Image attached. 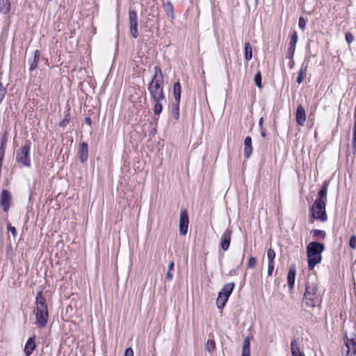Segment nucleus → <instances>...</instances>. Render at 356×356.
<instances>
[{
	"mask_svg": "<svg viewBox=\"0 0 356 356\" xmlns=\"http://www.w3.org/2000/svg\"><path fill=\"white\" fill-rule=\"evenodd\" d=\"M330 181L325 180L317 193V199L314 201L313 205L309 208V222L313 223L314 220H320L322 222L327 221V215L325 207L327 202V189Z\"/></svg>",
	"mask_w": 356,
	"mask_h": 356,
	"instance_id": "nucleus-1",
	"label": "nucleus"
},
{
	"mask_svg": "<svg viewBox=\"0 0 356 356\" xmlns=\"http://www.w3.org/2000/svg\"><path fill=\"white\" fill-rule=\"evenodd\" d=\"M154 70V74L147 86L151 99H164V77L162 70L159 66H155Z\"/></svg>",
	"mask_w": 356,
	"mask_h": 356,
	"instance_id": "nucleus-2",
	"label": "nucleus"
},
{
	"mask_svg": "<svg viewBox=\"0 0 356 356\" xmlns=\"http://www.w3.org/2000/svg\"><path fill=\"white\" fill-rule=\"evenodd\" d=\"M304 300L305 304L309 307H314L321 305L322 297L318 292V284L316 278H307L305 284Z\"/></svg>",
	"mask_w": 356,
	"mask_h": 356,
	"instance_id": "nucleus-3",
	"label": "nucleus"
},
{
	"mask_svg": "<svg viewBox=\"0 0 356 356\" xmlns=\"http://www.w3.org/2000/svg\"><path fill=\"white\" fill-rule=\"evenodd\" d=\"M325 245L317 241L310 242L306 248L308 269L312 270L322 261V252L325 250Z\"/></svg>",
	"mask_w": 356,
	"mask_h": 356,
	"instance_id": "nucleus-4",
	"label": "nucleus"
},
{
	"mask_svg": "<svg viewBox=\"0 0 356 356\" xmlns=\"http://www.w3.org/2000/svg\"><path fill=\"white\" fill-rule=\"evenodd\" d=\"M31 143L26 141L25 144L21 147L16 154V161L26 167L31 166L30 159Z\"/></svg>",
	"mask_w": 356,
	"mask_h": 356,
	"instance_id": "nucleus-5",
	"label": "nucleus"
},
{
	"mask_svg": "<svg viewBox=\"0 0 356 356\" xmlns=\"http://www.w3.org/2000/svg\"><path fill=\"white\" fill-rule=\"evenodd\" d=\"M189 224V216L186 209L181 207L180 209L179 222V234L186 236L188 232Z\"/></svg>",
	"mask_w": 356,
	"mask_h": 356,
	"instance_id": "nucleus-6",
	"label": "nucleus"
},
{
	"mask_svg": "<svg viewBox=\"0 0 356 356\" xmlns=\"http://www.w3.org/2000/svg\"><path fill=\"white\" fill-rule=\"evenodd\" d=\"M35 316V325L39 328H44L49 319V310L33 309Z\"/></svg>",
	"mask_w": 356,
	"mask_h": 356,
	"instance_id": "nucleus-7",
	"label": "nucleus"
},
{
	"mask_svg": "<svg viewBox=\"0 0 356 356\" xmlns=\"http://www.w3.org/2000/svg\"><path fill=\"white\" fill-rule=\"evenodd\" d=\"M129 21L131 35L134 38H137L139 35L138 30V15L137 12L131 8L129 10Z\"/></svg>",
	"mask_w": 356,
	"mask_h": 356,
	"instance_id": "nucleus-8",
	"label": "nucleus"
},
{
	"mask_svg": "<svg viewBox=\"0 0 356 356\" xmlns=\"http://www.w3.org/2000/svg\"><path fill=\"white\" fill-rule=\"evenodd\" d=\"M343 342L345 347L342 348V353L346 352V356H355L356 355V337L348 339L346 335Z\"/></svg>",
	"mask_w": 356,
	"mask_h": 356,
	"instance_id": "nucleus-9",
	"label": "nucleus"
},
{
	"mask_svg": "<svg viewBox=\"0 0 356 356\" xmlns=\"http://www.w3.org/2000/svg\"><path fill=\"white\" fill-rule=\"evenodd\" d=\"M11 202V194L10 193L3 189L1 191L0 196V205L3 207V210L5 212H8L10 209V205Z\"/></svg>",
	"mask_w": 356,
	"mask_h": 356,
	"instance_id": "nucleus-10",
	"label": "nucleus"
},
{
	"mask_svg": "<svg viewBox=\"0 0 356 356\" xmlns=\"http://www.w3.org/2000/svg\"><path fill=\"white\" fill-rule=\"evenodd\" d=\"M232 233L231 229H227L220 238V246L223 251H227L229 248Z\"/></svg>",
	"mask_w": 356,
	"mask_h": 356,
	"instance_id": "nucleus-11",
	"label": "nucleus"
},
{
	"mask_svg": "<svg viewBox=\"0 0 356 356\" xmlns=\"http://www.w3.org/2000/svg\"><path fill=\"white\" fill-rule=\"evenodd\" d=\"M35 303L36 306L34 309L49 310L46 298L43 296L42 290L37 292Z\"/></svg>",
	"mask_w": 356,
	"mask_h": 356,
	"instance_id": "nucleus-12",
	"label": "nucleus"
},
{
	"mask_svg": "<svg viewBox=\"0 0 356 356\" xmlns=\"http://www.w3.org/2000/svg\"><path fill=\"white\" fill-rule=\"evenodd\" d=\"M78 156L79 161L84 163L88 157V145L86 142H81L79 144V150H78Z\"/></svg>",
	"mask_w": 356,
	"mask_h": 356,
	"instance_id": "nucleus-13",
	"label": "nucleus"
},
{
	"mask_svg": "<svg viewBox=\"0 0 356 356\" xmlns=\"http://www.w3.org/2000/svg\"><path fill=\"white\" fill-rule=\"evenodd\" d=\"M35 348V336L33 335V337H29L25 343L24 348V353L25 355L30 356L33 353Z\"/></svg>",
	"mask_w": 356,
	"mask_h": 356,
	"instance_id": "nucleus-14",
	"label": "nucleus"
},
{
	"mask_svg": "<svg viewBox=\"0 0 356 356\" xmlns=\"http://www.w3.org/2000/svg\"><path fill=\"white\" fill-rule=\"evenodd\" d=\"M306 120L305 109L302 105L298 106L296 112V122L300 125L302 126Z\"/></svg>",
	"mask_w": 356,
	"mask_h": 356,
	"instance_id": "nucleus-15",
	"label": "nucleus"
},
{
	"mask_svg": "<svg viewBox=\"0 0 356 356\" xmlns=\"http://www.w3.org/2000/svg\"><path fill=\"white\" fill-rule=\"evenodd\" d=\"M296 269L295 265H291L287 275V284L289 289L292 290L295 284Z\"/></svg>",
	"mask_w": 356,
	"mask_h": 356,
	"instance_id": "nucleus-16",
	"label": "nucleus"
},
{
	"mask_svg": "<svg viewBox=\"0 0 356 356\" xmlns=\"http://www.w3.org/2000/svg\"><path fill=\"white\" fill-rule=\"evenodd\" d=\"M234 282L227 283L223 286L222 289L218 293V295H221L222 296L226 297L229 299V296L234 291Z\"/></svg>",
	"mask_w": 356,
	"mask_h": 356,
	"instance_id": "nucleus-17",
	"label": "nucleus"
},
{
	"mask_svg": "<svg viewBox=\"0 0 356 356\" xmlns=\"http://www.w3.org/2000/svg\"><path fill=\"white\" fill-rule=\"evenodd\" d=\"M291 356L298 355L301 356V355L304 354L302 351L300 350V342L298 338H294L291 341Z\"/></svg>",
	"mask_w": 356,
	"mask_h": 356,
	"instance_id": "nucleus-18",
	"label": "nucleus"
},
{
	"mask_svg": "<svg viewBox=\"0 0 356 356\" xmlns=\"http://www.w3.org/2000/svg\"><path fill=\"white\" fill-rule=\"evenodd\" d=\"M252 153V138L250 136H247L244 139V157L248 159Z\"/></svg>",
	"mask_w": 356,
	"mask_h": 356,
	"instance_id": "nucleus-19",
	"label": "nucleus"
},
{
	"mask_svg": "<svg viewBox=\"0 0 356 356\" xmlns=\"http://www.w3.org/2000/svg\"><path fill=\"white\" fill-rule=\"evenodd\" d=\"M252 336L246 337L243 342L241 356H250V341Z\"/></svg>",
	"mask_w": 356,
	"mask_h": 356,
	"instance_id": "nucleus-20",
	"label": "nucleus"
},
{
	"mask_svg": "<svg viewBox=\"0 0 356 356\" xmlns=\"http://www.w3.org/2000/svg\"><path fill=\"white\" fill-rule=\"evenodd\" d=\"M40 52L39 50L36 49L35 51H34V56H33V58H30L29 60V70L31 72L33 70H34L35 69L37 68L38 67V63L39 62V59H40Z\"/></svg>",
	"mask_w": 356,
	"mask_h": 356,
	"instance_id": "nucleus-21",
	"label": "nucleus"
},
{
	"mask_svg": "<svg viewBox=\"0 0 356 356\" xmlns=\"http://www.w3.org/2000/svg\"><path fill=\"white\" fill-rule=\"evenodd\" d=\"M181 94V87L179 81H177L173 85V95L175 102L180 101Z\"/></svg>",
	"mask_w": 356,
	"mask_h": 356,
	"instance_id": "nucleus-22",
	"label": "nucleus"
},
{
	"mask_svg": "<svg viewBox=\"0 0 356 356\" xmlns=\"http://www.w3.org/2000/svg\"><path fill=\"white\" fill-rule=\"evenodd\" d=\"M164 4V9L168 15L172 19L175 18L174 8L172 2L168 0Z\"/></svg>",
	"mask_w": 356,
	"mask_h": 356,
	"instance_id": "nucleus-23",
	"label": "nucleus"
},
{
	"mask_svg": "<svg viewBox=\"0 0 356 356\" xmlns=\"http://www.w3.org/2000/svg\"><path fill=\"white\" fill-rule=\"evenodd\" d=\"M10 10V0H0V13L8 14Z\"/></svg>",
	"mask_w": 356,
	"mask_h": 356,
	"instance_id": "nucleus-24",
	"label": "nucleus"
},
{
	"mask_svg": "<svg viewBox=\"0 0 356 356\" xmlns=\"http://www.w3.org/2000/svg\"><path fill=\"white\" fill-rule=\"evenodd\" d=\"M244 57L247 61H249L252 58V48L250 42H246L244 47Z\"/></svg>",
	"mask_w": 356,
	"mask_h": 356,
	"instance_id": "nucleus-25",
	"label": "nucleus"
},
{
	"mask_svg": "<svg viewBox=\"0 0 356 356\" xmlns=\"http://www.w3.org/2000/svg\"><path fill=\"white\" fill-rule=\"evenodd\" d=\"M307 66L302 64L301 65V67L298 72V76L296 78V82L298 84H300L304 81V79L305 77L306 72H307Z\"/></svg>",
	"mask_w": 356,
	"mask_h": 356,
	"instance_id": "nucleus-26",
	"label": "nucleus"
},
{
	"mask_svg": "<svg viewBox=\"0 0 356 356\" xmlns=\"http://www.w3.org/2000/svg\"><path fill=\"white\" fill-rule=\"evenodd\" d=\"M313 238L316 240L324 239L326 237V232L323 230L314 229L311 231Z\"/></svg>",
	"mask_w": 356,
	"mask_h": 356,
	"instance_id": "nucleus-27",
	"label": "nucleus"
},
{
	"mask_svg": "<svg viewBox=\"0 0 356 356\" xmlns=\"http://www.w3.org/2000/svg\"><path fill=\"white\" fill-rule=\"evenodd\" d=\"M245 248H244L243 250V252L240 255V260H239L238 265L237 268H235V269L230 270L229 273V275H237L238 270L243 265V260H244V258H245Z\"/></svg>",
	"mask_w": 356,
	"mask_h": 356,
	"instance_id": "nucleus-28",
	"label": "nucleus"
},
{
	"mask_svg": "<svg viewBox=\"0 0 356 356\" xmlns=\"http://www.w3.org/2000/svg\"><path fill=\"white\" fill-rule=\"evenodd\" d=\"M162 100L163 99L152 100L154 102L153 111L155 115H159L163 111V106L161 103Z\"/></svg>",
	"mask_w": 356,
	"mask_h": 356,
	"instance_id": "nucleus-29",
	"label": "nucleus"
},
{
	"mask_svg": "<svg viewBox=\"0 0 356 356\" xmlns=\"http://www.w3.org/2000/svg\"><path fill=\"white\" fill-rule=\"evenodd\" d=\"M179 104L180 101H175L172 104V115L176 120H178L179 118Z\"/></svg>",
	"mask_w": 356,
	"mask_h": 356,
	"instance_id": "nucleus-30",
	"label": "nucleus"
},
{
	"mask_svg": "<svg viewBox=\"0 0 356 356\" xmlns=\"http://www.w3.org/2000/svg\"><path fill=\"white\" fill-rule=\"evenodd\" d=\"M228 298L226 297H223L221 295H218L216 305L218 309H222L225 306L226 303L228 301Z\"/></svg>",
	"mask_w": 356,
	"mask_h": 356,
	"instance_id": "nucleus-31",
	"label": "nucleus"
},
{
	"mask_svg": "<svg viewBox=\"0 0 356 356\" xmlns=\"http://www.w3.org/2000/svg\"><path fill=\"white\" fill-rule=\"evenodd\" d=\"M298 40V33L296 31H293L290 33V41L289 43V47H291L293 48H296V43Z\"/></svg>",
	"mask_w": 356,
	"mask_h": 356,
	"instance_id": "nucleus-32",
	"label": "nucleus"
},
{
	"mask_svg": "<svg viewBox=\"0 0 356 356\" xmlns=\"http://www.w3.org/2000/svg\"><path fill=\"white\" fill-rule=\"evenodd\" d=\"M70 120H71V117H70V109H67L64 113V118H63V120L60 122V124H59L60 127H65V126H67L69 124V122H70Z\"/></svg>",
	"mask_w": 356,
	"mask_h": 356,
	"instance_id": "nucleus-33",
	"label": "nucleus"
},
{
	"mask_svg": "<svg viewBox=\"0 0 356 356\" xmlns=\"http://www.w3.org/2000/svg\"><path fill=\"white\" fill-rule=\"evenodd\" d=\"M174 267H175V264H174V261H172L168 264V271H167L166 277H165L166 280L168 282H170L173 277V274L172 273V270H174Z\"/></svg>",
	"mask_w": 356,
	"mask_h": 356,
	"instance_id": "nucleus-34",
	"label": "nucleus"
},
{
	"mask_svg": "<svg viewBox=\"0 0 356 356\" xmlns=\"http://www.w3.org/2000/svg\"><path fill=\"white\" fill-rule=\"evenodd\" d=\"M254 81L255 86L257 88H261L263 87L262 83H261L262 76H261V73L260 71H258L256 73V74L254 75Z\"/></svg>",
	"mask_w": 356,
	"mask_h": 356,
	"instance_id": "nucleus-35",
	"label": "nucleus"
},
{
	"mask_svg": "<svg viewBox=\"0 0 356 356\" xmlns=\"http://www.w3.org/2000/svg\"><path fill=\"white\" fill-rule=\"evenodd\" d=\"M205 348L209 352L213 351L216 348V342L213 339H209L207 341Z\"/></svg>",
	"mask_w": 356,
	"mask_h": 356,
	"instance_id": "nucleus-36",
	"label": "nucleus"
},
{
	"mask_svg": "<svg viewBox=\"0 0 356 356\" xmlns=\"http://www.w3.org/2000/svg\"><path fill=\"white\" fill-rule=\"evenodd\" d=\"M8 132L7 131H5L1 138V143L0 147H3V149L6 148V143L8 142Z\"/></svg>",
	"mask_w": 356,
	"mask_h": 356,
	"instance_id": "nucleus-37",
	"label": "nucleus"
},
{
	"mask_svg": "<svg viewBox=\"0 0 356 356\" xmlns=\"http://www.w3.org/2000/svg\"><path fill=\"white\" fill-rule=\"evenodd\" d=\"M275 251L270 248L267 251V258H268V263L269 264H274V259H275Z\"/></svg>",
	"mask_w": 356,
	"mask_h": 356,
	"instance_id": "nucleus-38",
	"label": "nucleus"
},
{
	"mask_svg": "<svg viewBox=\"0 0 356 356\" xmlns=\"http://www.w3.org/2000/svg\"><path fill=\"white\" fill-rule=\"evenodd\" d=\"M352 148L353 154L356 153V127H353Z\"/></svg>",
	"mask_w": 356,
	"mask_h": 356,
	"instance_id": "nucleus-39",
	"label": "nucleus"
},
{
	"mask_svg": "<svg viewBox=\"0 0 356 356\" xmlns=\"http://www.w3.org/2000/svg\"><path fill=\"white\" fill-rule=\"evenodd\" d=\"M349 246L353 250L356 248V235L353 234L350 237Z\"/></svg>",
	"mask_w": 356,
	"mask_h": 356,
	"instance_id": "nucleus-40",
	"label": "nucleus"
},
{
	"mask_svg": "<svg viewBox=\"0 0 356 356\" xmlns=\"http://www.w3.org/2000/svg\"><path fill=\"white\" fill-rule=\"evenodd\" d=\"M306 24L307 20L303 17H300L298 20V26L302 31H305Z\"/></svg>",
	"mask_w": 356,
	"mask_h": 356,
	"instance_id": "nucleus-41",
	"label": "nucleus"
},
{
	"mask_svg": "<svg viewBox=\"0 0 356 356\" xmlns=\"http://www.w3.org/2000/svg\"><path fill=\"white\" fill-rule=\"evenodd\" d=\"M295 49H296V48H293L291 47H288L286 58H293L294 54H295Z\"/></svg>",
	"mask_w": 356,
	"mask_h": 356,
	"instance_id": "nucleus-42",
	"label": "nucleus"
},
{
	"mask_svg": "<svg viewBox=\"0 0 356 356\" xmlns=\"http://www.w3.org/2000/svg\"><path fill=\"white\" fill-rule=\"evenodd\" d=\"M257 263V259L254 257H250L248 262V268H252L255 266Z\"/></svg>",
	"mask_w": 356,
	"mask_h": 356,
	"instance_id": "nucleus-43",
	"label": "nucleus"
},
{
	"mask_svg": "<svg viewBox=\"0 0 356 356\" xmlns=\"http://www.w3.org/2000/svg\"><path fill=\"white\" fill-rule=\"evenodd\" d=\"M345 39L348 44H350L354 40V36L351 33L348 32L345 34Z\"/></svg>",
	"mask_w": 356,
	"mask_h": 356,
	"instance_id": "nucleus-44",
	"label": "nucleus"
},
{
	"mask_svg": "<svg viewBox=\"0 0 356 356\" xmlns=\"http://www.w3.org/2000/svg\"><path fill=\"white\" fill-rule=\"evenodd\" d=\"M7 229L8 232H11L13 237L17 236V229L15 227L11 226L10 223L7 224Z\"/></svg>",
	"mask_w": 356,
	"mask_h": 356,
	"instance_id": "nucleus-45",
	"label": "nucleus"
},
{
	"mask_svg": "<svg viewBox=\"0 0 356 356\" xmlns=\"http://www.w3.org/2000/svg\"><path fill=\"white\" fill-rule=\"evenodd\" d=\"M273 270H274V264H269L268 263V270H267L268 276L272 275Z\"/></svg>",
	"mask_w": 356,
	"mask_h": 356,
	"instance_id": "nucleus-46",
	"label": "nucleus"
},
{
	"mask_svg": "<svg viewBox=\"0 0 356 356\" xmlns=\"http://www.w3.org/2000/svg\"><path fill=\"white\" fill-rule=\"evenodd\" d=\"M124 356H134V350L131 348H127L125 349Z\"/></svg>",
	"mask_w": 356,
	"mask_h": 356,
	"instance_id": "nucleus-47",
	"label": "nucleus"
},
{
	"mask_svg": "<svg viewBox=\"0 0 356 356\" xmlns=\"http://www.w3.org/2000/svg\"><path fill=\"white\" fill-rule=\"evenodd\" d=\"M6 149H3V147H0V163H2L4 154H5Z\"/></svg>",
	"mask_w": 356,
	"mask_h": 356,
	"instance_id": "nucleus-48",
	"label": "nucleus"
},
{
	"mask_svg": "<svg viewBox=\"0 0 356 356\" xmlns=\"http://www.w3.org/2000/svg\"><path fill=\"white\" fill-rule=\"evenodd\" d=\"M290 60L289 61V68L290 69H292L295 65V62L293 60V58H289Z\"/></svg>",
	"mask_w": 356,
	"mask_h": 356,
	"instance_id": "nucleus-49",
	"label": "nucleus"
},
{
	"mask_svg": "<svg viewBox=\"0 0 356 356\" xmlns=\"http://www.w3.org/2000/svg\"><path fill=\"white\" fill-rule=\"evenodd\" d=\"M263 122H264V118L261 117L259 120V127L260 129H262L264 128L263 127Z\"/></svg>",
	"mask_w": 356,
	"mask_h": 356,
	"instance_id": "nucleus-50",
	"label": "nucleus"
},
{
	"mask_svg": "<svg viewBox=\"0 0 356 356\" xmlns=\"http://www.w3.org/2000/svg\"><path fill=\"white\" fill-rule=\"evenodd\" d=\"M261 131V136L262 138L266 137V130L264 128H262V129H260Z\"/></svg>",
	"mask_w": 356,
	"mask_h": 356,
	"instance_id": "nucleus-51",
	"label": "nucleus"
},
{
	"mask_svg": "<svg viewBox=\"0 0 356 356\" xmlns=\"http://www.w3.org/2000/svg\"><path fill=\"white\" fill-rule=\"evenodd\" d=\"M84 120H85V122L86 124H88V125L90 126L92 124V120L89 117H86Z\"/></svg>",
	"mask_w": 356,
	"mask_h": 356,
	"instance_id": "nucleus-52",
	"label": "nucleus"
},
{
	"mask_svg": "<svg viewBox=\"0 0 356 356\" xmlns=\"http://www.w3.org/2000/svg\"><path fill=\"white\" fill-rule=\"evenodd\" d=\"M355 120V123H354V127H356V119H354Z\"/></svg>",
	"mask_w": 356,
	"mask_h": 356,
	"instance_id": "nucleus-53",
	"label": "nucleus"
},
{
	"mask_svg": "<svg viewBox=\"0 0 356 356\" xmlns=\"http://www.w3.org/2000/svg\"><path fill=\"white\" fill-rule=\"evenodd\" d=\"M257 3H258V0H256V3L257 4Z\"/></svg>",
	"mask_w": 356,
	"mask_h": 356,
	"instance_id": "nucleus-54",
	"label": "nucleus"
}]
</instances>
